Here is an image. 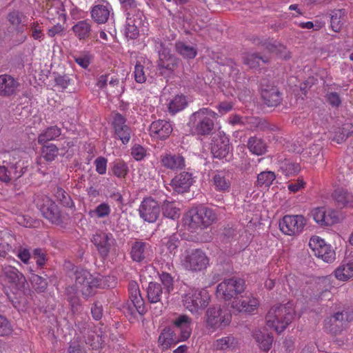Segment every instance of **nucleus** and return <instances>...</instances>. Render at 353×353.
<instances>
[{
  "label": "nucleus",
  "instance_id": "obj_1",
  "mask_svg": "<svg viewBox=\"0 0 353 353\" xmlns=\"http://www.w3.org/2000/svg\"><path fill=\"white\" fill-rule=\"evenodd\" d=\"M217 114L207 108H203L192 114L188 122L191 133L194 135H209L214 127Z\"/></svg>",
  "mask_w": 353,
  "mask_h": 353
},
{
  "label": "nucleus",
  "instance_id": "obj_2",
  "mask_svg": "<svg viewBox=\"0 0 353 353\" xmlns=\"http://www.w3.org/2000/svg\"><path fill=\"white\" fill-rule=\"evenodd\" d=\"M294 315L291 303L275 305L270 309L265 316L266 324L274 328L277 333H281L292 323Z\"/></svg>",
  "mask_w": 353,
  "mask_h": 353
},
{
  "label": "nucleus",
  "instance_id": "obj_3",
  "mask_svg": "<svg viewBox=\"0 0 353 353\" xmlns=\"http://www.w3.org/2000/svg\"><path fill=\"white\" fill-rule=\"evenodd\" d=\"M75 287L79 289L82 296L88 299L95 294V290L101 284V280L94 276L88 270L77 267L74 271Z\"/></svg>",
  "mask_w": 353,
  "mask_h": 353
},
{
  "label": "nucleus",
  "instance_id": "obj_4",
  "mask_svg": "<svg viewBox=\"0 0 353 353\" xmlns=\"http://www.w3.org/2000/svg\"><path fill=\"white\" fill-rule=\"evenodd\" d=\"M245 290V281L238 277L225 279L216 288V295L225 301L235 300Z\"/></svg>",
  "mask_w": 353,
  "mask_h": 353
},
{
  "label": "nucleus",
  "instance_id": "obj_5",
  "mask_svg": "<svg viewBox=\"0 0 353 353\" xmlns=\"http://www.w3.org/2000/svg\"><path fill=\"white\" fill-rule=\"evenodd\" d=\"M210 296L203 289H193L183 296L184 307L192 314H200L209 304Z\"/></svg>",
  "mask_w": 353,
  "mask_h": 353
},
{
  "label": "nucleus",
  "instance_id": "obj_6",
  "mask_svg": "<svg viewBox=\"0 0 353 353\" xmlns=\"http://www.w3.org/2000/svg\"><path fill=\"white\" fill-rule=\"evenodd\" d=\"M205 318L206 326L216 330L228 325L231 322L232 314L225 307L212 305L206 310Z\"/></svg>",
  "mask_w": 353,
  "mask_h": 353
},
{
  "label": "nucleus",
  "instance_id": "obj_7",
  "mask_svg": "<svg viewBox=\"0 0 353 353\" xmlns=\"http://www.w3.org/2000/svg\"><path fill=\"white\" fill-rule=\"evenodd\" d=\"M126 118L119 112H115L112 115L111 125L113 129L114 137L120 140L123 144H128L131 139L132 130L131 128L126 124Z\"/></svg>",
  "mask_w": 353,
  "mask_h": 353
},
{
  "label": "nucleus",
  "instance_id": "obj_8",
  "mask_svg": "<svg viewBox=\"0 0 353 353\" xmlns=\"http://www.w3.org/2000/svg\"><path fill=\"white\" fill-rule=\"evenodd\" d=\"M309 247L312 250L314 254L324 262L331 263L335 260L336 254L332 246L319 236H313L310 239Z\"/></svg>",
  "mask_w": 353,
  "mask_h": 353
},
{
  "label": "nucleus",
  "instance_id": "obj_9",
  "mask_svg": "<svg viewBox=\"0 0 353 353\" xmlns=\"http://www.w3.org/2000/svg\"><path fill=\"white\" fill-rule=\"evenodd\" d=\"M216 216L212 208L199 205L190 208L185 214L183 221H215Z\"/></svg>",
  "mask_w": 353,
  "mask_h": 353
},
{
  "label": "nucleus",
  "instance_id": "obj_10",
  "mask_svg": "<svg viewBox=\"0 0 353 353\" xmlns=\"http://www.w3.org/2000/svg\"><path fill=\"white\" fill-rule=\"evenodd\" d=\"M208 264V259L205 253L199 249L192 250L184 260V265L192 271L205 269Z\"/></svg>",
  "mask_w": 353,
  "mask_h": 353
},
{
  "label": "nucleus",
  "instance_id": "obj_11",
  "mask_svg": "<svg viewBox=\"0 0 353 353\" xmlns=\"http://www.w3.org/2000/svg\"><path fill=\"white\" fill-rule=\"evenodd\" d=\"M139 214L143 221H157L159 216V205L152 197L145 198L139 206Z\"/></svg>",
  "mask_w": 353,
  "mask_h": 353
},
{
  "label": "nucleus",
  "instance_id": "obj_12",
  "mask_svg": "<svg viewBox=\"0 0 353 353\" xmlns=\"http://www.w3.org/2000/svg\"><path fill=\"white\" fill-rule=\"evenodd\" d=\"M230 139L225 134L219 132L212 139L211 152L214 158H226L230 152Z\"/></svg>",
  "mask_w": 353,
  "mask_h": 353
},
{
  "label": "nucleus",
  "instance_id": "obj_13",
  "mask_svg": "<svg viewBox=\"0 0 353 353\" xmlns=\"http://www.w3.org/2000/svg\"><path fill=\"white\" fill-rule=\"evenodd\" d=\"M92 241L97 248L99 254L105 258L108 256L112 246L115 240L111 234L105 232H97L93 235Z\"/></svg>",
  "mask_w": 353,
  "mask_h": 353
},
{
  "label": "nucleus",
  "instance_id": "obj_14",
  "mask_svg": "<svg viewBox=\"0 0 353 353\" xmlns=\"http://www.w3.org/2000/svg\"><path fill=\"white\" fill-rule=\"evenodd\" d=\"M193 182L194 180L191 173L182 172L170 181L169 185L174 192L183 194L189 191Z\"/></svg>",
  "mask_w": 353,
  "mask_h": 353
},
{
  "label": "nucleus",
  "instance_id": "obj_15",
  "mask_svg": "<svg viewBox=\"0 0 353 353\" xmlns=\"http://www.w3.org/2000/svg\"><path fill=\"white\" fill-rule=\"evenodd\" d=\"M172 130V126L169 121L159 119L150 124L149 133L154 139L165 140L170 137Z\"/></svg>",
  "mask_w": 353,
  "mask_h": 353
},
{
  "label": "nucleus",
  "instance_id": "obj_16",
  "mask_svg": "<svg viewBox=\"0 0 353 353\" xmlns=\"http://www.w3.org/2000/svg\"><path fill=\"white\" fill-rule=\"evenodd\" d=\"M259 305L258 300L252 296L251 294L240 295L239 299L233 300L231 303V307L239 312L252 313Z\"/></svg>",
  "mask_w": 353,
  "mask_h": 353
},
{
  "label": "nucleus",
  "instance_id": "obj_17",
  "mask_svg": "<svg viewBox=\"0 0 353 353\" xmlns=\"http://www.w3.org/2000/svg\"><path fill=\"white\" fill-rule=\"evenodd\" d=\"M2 271L12 287L18 291H22L25 288L26 278L17 268L9 265L3 267Z\"/></svg>",
  "mask_w": 353,
  "mask_h": 353
},
{
  "label": "nucleus",
  "instance_id": "obj_18",
  "mask_svg": "<svg viewBox=\"0 0 353 353\" xmlns=\"http://www.w3.org/2000/svg\"><path fill=\"white\" fill-rule=\"evenodd\" d=\"M211 185L219 192L226 193L231 190L232 181L230 175L224 171H216L210 179Z\"/></svg>",
  "mask_w": 353,
  "mask_h": 353
},
{
  "label": "nucleus",
  "instance_id": "obj_19",
  "mask_svg": "<svg viewBox=\"0 0 353 353\" xmlns=\"http://www.w3.org/2000/svg\"><path fill=\"white\" fill-rule=\"evenodd\" d=\"M192 319L187 315L182 314L179 315L175 319L174 325L175 330V335H179L181 337V340L185 341L188 339L191 334Z\"/></svg>",
  "mask_w": 353,
  "mask_h": 353
},
{
  "label": "nucleus",
  "instance_id": "obj_20",
  "mask_svg": "<svg viewBox=\"0 0 353 353\" xmlns=\"http://www.w3.org/2000/svg\"><path fill=\"white\" fill-rule=\"evenodd\" d=\"M111 9V6L107 1L96 2L92 8L91 17L97 23H104L109 18Z\"/></svg>",
  "mask_w": 353,
  "mask_h": 353
},
{
  "label": "nucleus",
  "instance_id": "obj_21",
  "mask_svg": "<svg viewBox=\"0 0 353 353\" xmlns=\"http://www.w3.org/2000/svg\"><path fill=\"white\" fill-rule=\"evenodd\" d=\"M256 45H261L265 50L271 53H274L281 58L288 59L290 57V52L283 45L276 41H261L259 39H254Z\"/></svg>",
  "mask_w": 353,
  "mask_h": 353
},
{
  "label": "nucleus",
  "instance_id": "obj_22",
  "mask_svg": "<svg viewBox=\"0 0 353 353\" xmlns=\"http://www.w3.org/2000/svg\"><path fill=\"white\" fill-rule=\"evenodd\" d=\"M10 157L11 158L8 164L14 175V179H17L26 172L28 166V161L21 157L16 151L12 152Z\"/></svg>",
  "mask_w": 353,
  "mask_h": 353
},
{
  "label": "nucleus",
  "instance_id": "obj_23",
  "mask_svg": "<svg viewBox=\"0 0 353 353\" xmlns=\"http://www.w3.org/2000/svg\"><path fill=\"white\" fill-rule=\"evenodd\" d=\"M161 164L167 170L172 171L181 170L185 167V161L180 154H165L161 156Z\"/></svg>",
  "mask_w": 353,
  "mask_h": 353
},
{
  "label": "nucleus",
  "instance_id": "obj_24",
  "mask_svg": "<svg viewBox=\"0 0 353 353\" xmlns=\"http://www.w3.org/2000/svg\"><path fill=\"white\" fill-rule=\"evenodd\" d=\"M229 123L233 125H245L248 123H253L255 128L263 131L270 129L268 123L257 117H243L239 114H234L230 117Z\"/></svg>",
  "mask_w": 353,
  "mask_h": 353
},
{
  "label": "nucleus",
  "instance_id": "obj_25",
  "mask_svg": "<svg viewBox=\"0 0 353 353\" xmlns=\"http://www.w3.org/2000/svg\"><path fill=\"white\" fill-rule=\"evenodd\" d=\"M308 219L313 221H337L339 219V212L333 209H326L325 207H316L312 209L308 214Z\"/></svg>",
  "mask_w": 353,
  "mask_h": 353
},
{
  "label": "nucleus",
  "instance_id": "obj_26",
  "mask_svg": "<svg viewBox=\"0 0 353 353\" xmlns=\"http://www.w3.org/2000/svg\"><path fill=\"white\" fill-rule=\"evenodd\" d=\"M129 298L137 312L143 315L145 312L144 301L141 295L138 283L131 281L128 284Z\"/></svg>",
  "mask_w": 353,
  "mask_h": 353
},
{
  "label": "nucleus",
  "instance_id": "obj_27",
  "mask_svg": "<svg viewBox=\"0 0 353 353\" xmlns=\"http://www.w3.org/2000/svg\"><path fill=\"white\" fill-rule=\"evenodd\" d=\"M261 97L264 103L269 107L277 106L282 100L281 92L274 86L263 88Z\"/></svg>",
  "mask_w": 353,
  "mask_h": 353
},
{
  "label": "nucleus",
  "instance_id": "obj_28",
  "mask_svg": "<svg viewBox=\"0 0 353 353\" xmlns=\"http://www.w3.org/2000/svg\"><path fill=\"white\" fill-rule=\"evenodd\" d=\"M18 82L9 74L0 75V96L10 97L15 93Z\"/></svg>",
  "mask_w": 353,
  "mask_h": 353
},
{
  "label": "nucleus",
  "instance_id": "obj_29",
  "mask_svg": "<svg viewBox=\"0 0 353 353\" xmlns=\"http://www.w3.org/2000/svg\"><path fill=\"white\" fill-rule=\"evenodd\" d=\"M181 341V337L175 335L174 332L170 327L164 328L158 339V343L162 350H168L172 345H175Z\"/></svg>",
  "mask_w": 353,
  "mask_h": 353
},
{
  "label": "nucleus",
  "instance_id": "obj_30",
  "mask_svg": "<svg viewBox=\"0 0 353 353\" xmlns=\"http://www.w3.org/2000/svg\"><path fill=\"white\" fill-rule=\"evenodd\" d=\"M72 30L79 40H88L92 32V23L89 19L79 21L72 26Z\"/></svg>",
  "mask_w": 353,
  "mask_h": 353
},
{
  "label": "nucleus",
  "instance_id": "obj_31",
  "mask_svg": "<svg viewBox=\"0 0 353 353\" xmlns=\"http://www.w3.org/2000/svg\"><path fill=\"white\" fill-rule=\"evenodd\" d=\"M247 148L250 152L256 156H261L267 152L266 142L256 136L250 137L247 141Z\"/></svg>",
  "mask_w": 353,
  "mask_h": 353
},
{
  "label": "nucleus",
  "instance_id": "obj_32",
  "mask_svg": "<svg viewBox=\"0 0 353 353\" xmlns=\"http://www.w3.org/2000/svg\"><path fill=\"white\" fill-rule=\"evenodd\" d=\"M332 198L337 207L353 208V196L344 189H336L332 193Z\"/></svg>",
  "mask_w": 353,
  "mask_h": 353
},
{
  "label": "nucleus",
  "instance_id": "obj_33",
  "mask_svg": "<svg viewBox=\"0 0 353 353\" xmlns=\"http://www.w3.org/2000/svg\"><path fill=\"white\" fill-rule=\"evenodd\" d=\"M279 171L287 177L297 175L301 171L299 163L290 159H285L279 161Z\"/></svg>",
  "mask_w": 353,
  "mask_h": 353
},
{
  "label": "nucleus",
  "instance_id": "obj_34",
  "mask_svg": "<svg viewBox=\"0 0 353 353\" xmlns=\"http://www.w3.org/2000/svg\"><path fill=\"white\" fill-rule=\"evenodd\" d=\"M178 65V59L170 54L165 49L159 53L158 61V68L159 69H165L169 71H173Z\"/></svg>",
  "mask_w": 353,
  "mask_h": 353
},
{
  "label": "nucleus",
  "instance_id": "obj_35",
  "mask_svg": "<svg viewBox=\"0 0 353 353\" xmlns=\"http://www.w3.org/2000/svg\"><path fill=\"white\" fill-rule=\"evenodd\" d=\"M147 244L142 241H134L131 247L130 256L136 262H143L148 256Z\"/></svg>",
  "mask_w": 353,
  "mask_h": 353
},
{
  "label": "nucleus",
  "instance_id": "obj_36",
  "mask_svg": "<svg viewBox=\"0 0 353 353\" xmlns=\"http://www.w3.org/2000/svg\"><path fill=\"white\" fill-rule=\"evenodd\" d=\"M61 128L57 125L48 127L39 134L37 138L38 143L44 144L50 141L56 140L61 136Z\"/></svg>",
  "mask_w": 353,
  "mask_h": 353
},
{
  "label": "nucleus",
  "instance_id": "obj_37",
  "mask_svg": "<svg viewBox=\"0 0 353 353\" xmlns=\"http://www.w3.org/2000/svg\"><path fill=\"white\" fill-rule=\"evenodd\" d=\"M350 321V316L347 312L342 311L341 312H336L330 319L332 325L335 326L332 328V330L334 333L341 332L346 327Z\"/></svg>",
  "mask_w": 353,
  "mask_h": 353
},
{
  "label": "nucleus",
  "instance_id": "obj_38",
  "mask_svg": "<svg viewBox=\"0 0 353 353\" xmlns=\"http://www.w3.org/2000/svg\"><path fill=\"white\" fill-rule=\"evenodd\" d=\"M279 224L280 230L286 235H298L299 234L304 226L303 222H276Z\"/></svg>",
  "mask_w": 353,
  "mask_h": 353
},
{
  "label": "nucleus",
  "instance_id": "obj_39",
  "mask_svg": "<svg viewBox=\"0 0 353 353\" xmlns=\"http://www.w3.org/2000/svg\"><path fill=\"white\" fill-rule=\"evenodd\" d=\"M43 201L45 204L41 207V212L43 217L49 221L56 219L58 214L57 206L54 202L48 196H46Z\"/></svg>",
  "mask_w": 353,
  "mask_h": 353
},
{
  "label": "nucleus",
  "instance_id": "obj_40",
  "mask_svg": "<svg viewBox=\"0 0 353 353\" xmlns=\"http://www.w3.org/2000/svg\"><path fill=\"white\" fill-rule=\"evenodd\" d=\"M147 294L148 301L152 303H156L161 301L164 292L160 283L150 282L147 289Z\"/></svg>",
  "mask_w": 353,
  "mask_h": 353
},
{
  "label": "nucleus",
  "instance_id": "obj_41",
  "mask_svg": "<svg viewBox=\"0 0 353 353\" xmlns=\"http://www.w3.org/2000/svg\"><path fill=\"white\" fill-rule=\"evenodd\" d=\"M253 337L262 350L268 352L270 349L273 341L272 336L256 330L253 333Z\"/></svg>",
  "mask_w": 353,
  "mask_h": 353
},
{
  "label": "nucleus",
  "instance_id": "obj_42",
  "mask_svg": "<svg viewBox=\"0 0 353 353\" xmlns=\"http://www.w3.org/2000/svg\"><path fill=\"white\" fill-rule=\"evenodd\" d=\"M238 345L237 339L232 335L224 336L221 339H217L214 343V347L216 350H234Z\"/></svg>",
  "mask_w": 353,
  "mask_h": 353
},
{
  "label": "nucleus",
  "instance_id": "obj_43",
  "mask_svg": "<svg viewBox=\"0 0 353 353\" xmlns=\"http://www.w3.org/2000/svg\"><path fill=\"white\" fill-rule=\"evenodd\" d=\"M41 155L48 162L55 160L59 154V148L54 143L41 144Z\"/></svg>",
  "mask_w": 353,
  "mask_h": 353
},
{
  "label": "nucleus",
  "instance_id": "obj_44",
  "mask_svg": "<svg viewBox=\"0 0 353 353\" xmlns=\"http://www.w3.org/2000/svg\"><path fill=\"white\" fill-rule=\"evenodd\" d=\"M176 51L185 59H194L196 54V49L186 44L184 42L179 41L175 44Z\"/></svg>",
  "mask_w": 353,
  "mask_h": 353
},
{
  "label": "nucleus",
  "instance_id": "obj_45",
  "mask_svg": "<svg viewBox=\"0 0 353 353\" xmlns=\"http://www.w3.org/2000/svg\"><path fill=\"white\" fill-rule=\"evenodd\" d=\"M353 276V262L341 264L335 270V277L341 281H347Z\"/></svg>",
  "mask_w": 353,
  "mask_h": 353
},
{
  "label": "nucleus",
  "instance_id": "obj_46",
  "mask_svg": "<svg viewBox=\"0 0 353 353\" xmlns=\"http://www.w3.org/2000/svg\"><path fill=\"white\" fill-rule=\"evenodd\" d=\"M162 212L165 218L175 220L179 218L180 210L174 202L165 201L162 206Z\"/></svg>",
  "mask_w": 353,
  "mask_h": 353
},
{
  "label": "nucleus",
  "instance_id": "obj_47",
  "mask_svg": "<svg viewBox=\"0 0 353 353\" xmlns=\"http://www.w3.org/2000/svg\"><path fill=\"white\" fill-rule=\"evenodd\" d=\"M187 105L188 102L185 96L176 95L170 101L168 110L170 113L174 114L183 110Z\"/></svg>",
  "mask_w": 353,
  "mask_h": 353
},
{
  "label": "nucleus",
  "instance_id": "obj_48",
  "mask_svg": "<svg viewBox=\"0 0 353 353\" xmlns=\"http://www.w3.org/2000/svg\"><path fill=\"white\" fill-rule=\"evenodd\" d=\"M330 17V26L336 32H340L344 21L345 12L343 10H335L332 12Z\"/></svg>",
  "mask_w": 353,
  "mask_h": 353
},
{
  "label": "nucleus",
  "instance_id": "obj_49",
  "mask_svg": "<svg viewBox=\"0 0 353 353\" xmlns=\"http://www.w3.org/2000/svg\"><path fill=\"white\" fill-rule=\"evenodd\" d=\"M111 170L113 174L120 179L125 178L129 172L127 163L122 159H117L112 162Z\"/></svg>",
  "mask_w": 353,
  "mask_h": 353
},
{
  "label": "nucleus",
  "instance_id": "obj_50",
  "mask_svg": "<svg viewBox=\"0 0 353 353\" xmlns=\"http://www.w3.org/2000/svg\"><path fill=\"white\" fill-rule=\"evenodd\" d=\"M276 179V174L272 171H263L257 175L256 185L269 188Z\"/></svg>",
  "mask_w": 353,
  "mask_h": 353
},
{
  "label": "nucleus",
  "instance_id": "obj_51",
  "mask_svg": "<svg viewBox=\"0 0 353 353\" xmlns=\"http://www.w3.org/2000/svg\"><path fill=\"white\" fill-rule=\"evenodd\" d=\"M54 196L64 207L72 208L74 206L70 196L61 188H57L54 190Z\"/></svg>",
  "mask_w": 353,
  "mask_h": 353
},
{
  "label": "nucleus",
  "instance_id": "obj_52",
  "mask_svg": "<svg viewBox=\"0 0 353 353\" xmlns=\"http://www.w3.org/2000/svg\"><path fill=\"white\" fill-rule=\"evenodd\" d=\"M268 62V59L265 57H260L255 53L247 54L243 58V62L250 68H256L259 66L260 62Z\"/></svg>",
  "mask_w": 353,
  "mask_h": 353
},
{
  "label": "nucleus",
  "instance_id": "obj_53",
  "mask_svg": "<svg viewBox=\"0 0 353 353\" xmlns=\"http://www.w3.org/2000/svg\"><path fill=\"white\" fill-rule=\"evenodd\" d=\"M91 323L89 321V320H83V319H77L75 322V325L77 328V330L79 331L81 334H83V337L85 338L86 335L88 336V340L85 339V341L86 343H90V332H92V326ZM94 336L92 335L91 337H93Z\"/></svg>",
  "mask_w": 353,
  "mask_h": 353
},
{
  "label": "nucleus",
  "instance_id": "obj_54",
  "mask_svg": "<svg viewBox=\"0 0 353 353\" xmlns=\"http://www.w3.org/2000/svg\"><path fill=\"white\" fill-rule=\"evenodd\" d=\"M26 18V16L19 10L11 11L7 15V19L10 24L16 28H19L21 25L22 28L23 27L22 23Z\"/></svg>",
  "mask_w": 353,
  "mask_h": 353
},
{
  "label": "nucleus",
  "instance_id": "obj_55",
  "mask_svg": "<svg viewBox=\"0 0 353 353\" xmlns=\"http://www.w3.org/2000/svg\"><path fill=\"white\" fill-rule=\"evenodd\" d=\"M16 248H13L10 243L7 242L0 243V257L6 258L9 261L15 260L13 256H15Z\"/></svg>",
  "mask_w": 353,
  "mask_h": 353
},
{
  "label": "nucleus",
  "instance_id": "obj_56",
  "mask_svg": "<svg viewBox=\"0 0 353 353\" xmlns=\"http://www.w3.org/2000/svg\"><path fill=\"white\" fill-rule=\"evenodd\" d=\"M30 281L32 287L38 292H43L48 287L46 279L35 274H32Z\"/></svg>",
  "mask_w": 353,
  "mask_h": 353
},
{
  "label": "nucleus",
  "instance_id": "obj_57",
  "mask_svg": "<svg viewBox=\"0 0 353 353\" xmlns=\"http://www.w3.org/2000/svg\"><path fill=\"white\" fill-rule=\"evenodd\" d=\"M13 331V327L10 321L6 317L0 314V336H10Z\"/></svg>",
  "mask_w": 353,
  "mask_h": 353
},
{
  "label": "nucleus",
  "instance_id": "obj_58",
  "mask_svg": "<svg viewBox=\"0 0 353 353\" xmlns=\"http://www.w3.org/2000/svg\"><path fill=\"white\" fill-rule=\"evenodd\" d=\"M72 58L80 67L86 69L90 64L92 56L90 53L83 52L79 55H72Z\"/></svg>",
  "mask_w": 353,
  "mask_h": 353
},
{
  "label": "nucleus",
  "instance_id": "obj_59",
  "mask_svg": "<svg viewBox=\"0 0 353 353\" xmlns=\"http://www.w3.org/2000/svg\"><path fill=\"white\" fill-rule=\"evenodd\" d=\"M134 80L138 83H143L146 81L147 79L144 66L139 61L137 62L134 66Z\"/></svg>",
  "mask_w": 353,
  "mask_h": 353
},
{
  "label": "nucleus",
  "instance_id": "obj_60",
  "mask_svg": "<svg viewBox=\"0 0 353 353\" xmlns=\"http://www.w3.org/2000/svg\"><path fill=\"white\" fill-rule=\"evenodd\" d=\"M161 281L164 285V295L167 297L173 289V280L170 274L163 272L160 276Z\"/></svg>",
  "mask_w": 353,
  "mask_h": 353
},
{
  "label": "nucleus",
  "instance_id": "obj_61",
  "mask_svg": "<svg viewBox=\"0 0 353 353\" xmlns=\"http://www.w3.org/2000/svg\"><path fill=\"white\" fill-rule=\"evenodd\" d=\"M205 222H181L182 227L185 230H188L192 233L199 232L198 230H202L208 225H204Z\"/></svg>",
  "mask_w": 353,
  "mask_h": 353
},
{
  "label": "nucleus",
  "instance_id": "obj_62",
  "mask_svg": "<svg viewBox=\"0 0 353 353\" xmlns=\"http://www.w3.org/2000/svg\"><path fill=\"white\" fill-rule=\"evenodd\" d=\"M146 154V150L141 145L135 144L131 148V155L136 161L143 160Z\"/></svg>",
  "mask_w": 353,
  "mask_h": 353
},
{
  "label": "nucleus",
  "instance_id": "obj_63",
  "mask_svg": "<svg viewBox=\"0 0 353 353\" xmlns=\"http://www.w3.org/2000/svg\"><path fill=\"white\" fill-rule=\"evenodd\" d=\"M110 205L106 203H102L92 213L97 218H104L110 214Z\"/></svg>",
  "mask_w": 353,
  "mask_h": 353
},
{
  "label": "nucleus",
  "instance_id": "obj_64",
  "mask_svg": "<svg viewBox=\"0 0 353 353\" xmlns=\"http://www.w3.org/2000/svg\"><path fill=\"white\" fill-rule=\"evenodd\" d=\"M91 314L95 321H99L102 319L103 315V308L102 304L97 301L91 306Z\"/></svg>",
  "mask_w": 353,
  "mask_h": 353
}]
</instances>
